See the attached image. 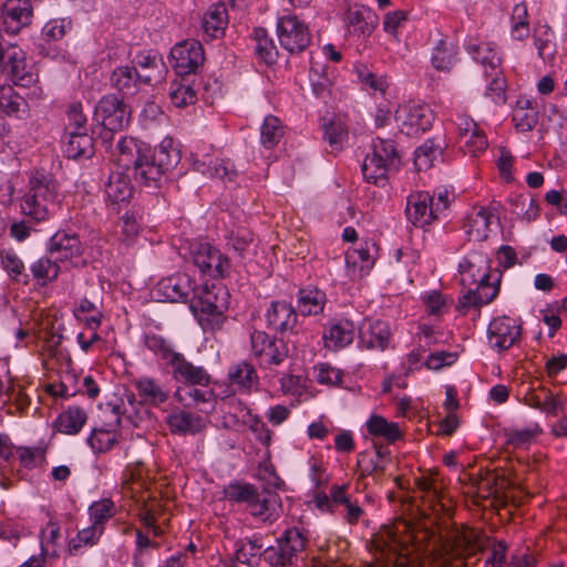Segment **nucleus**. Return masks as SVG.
Wrapping results in <instances>:
<instances>
[{
    "mask_svg": "<svg viewBox=\"0 0 567 567\" xmlns=\"http://www.w3.org/2000/svg\"><path fill=\"white\" fill-rule=\"evenodd\" d=\"M248 513L257 520L262 523H275L282 513L281 498L276 492L257 491V496L254 497L246 508Z\"/></svg>",
    "mask_w": 567,
    "mask_h": 567,
    "instance_id": "6ab92c4d",
    "label": "nucleus"
},
{
    "mask_svg": "<svg viewBox=\"0 0 567 567\" xmlns=\"http://www.w3.org/2000/svg\"><path fill=\"white\" fill-rule=\"evenodd\" d=\"M134 386L143 402L150 405H162L169 398V391L157 379L152 377H140L134 381Z\"/></svg>",
    "mask_w": 567,
    "mask_h": 567,
    "instance_id": "7c9ffc66",
    "label": "nucleus"
},
{
    "mask_svg": "<svg viewBox=\"0 0 567 567\" xmlns=\"http://www.w3.org/2000/svg\"><path fill=\"white\" fill-rule=\"evenodd\" d=\"M434 196L427 192H415L408 196L405 214L415 227L425 228L437 219Z\"/></svg>",
    "mask_w": 567,
    "mask_h": 567,
    "instance_id": "f3484780",
    "label": "nucleus"
},
{
    "mask_svg": "<svg viewBox=\"0 0 567 567\" xmlns=\"http://www.w3.org/2000/svg\"><path fill=\"white\" fill-rule=\"evenodd\" d=\"M136 65L141 69H147L150 72L147 74L158 75L161 80L164 78L165 73V64L157 54L151 52H142L135 58Z\"/></svg>",
    "mask_w": 567,
    "mask_h": 567,
    "instance_id": "bf43d9fd",
    "label": "nucleus"
},
{
    "mask_svg": "<svg viewBox=\"0 0 567 567\" xmlns=\"http://www.w3.org/2000/svg\"><path fill=\"white\" fill-rule=\"evenodd\" d=\"M312 94L324 103L331 95V81L324 74H310Z\"/></svg>",
    "mask_w": 567,
    "mask_h": 567,
    "instance_id": "774afa93",
    "label": "nucleus"
},
{
    "mask_svg": "<svg viewBox=\"0 0 567 567\" xmlns=\"http://www.w3.org/2000/svg\"><path fill=\"white\" fill-rule=\"evenodd\" d=\"M228 380L239 391L248 393L258 384V374L251 363L241 361L229 368Z\"/></svg>",
    "mask_w": 567,
    "mask_h": 567,
    "instance_id": "58836bf2",
    "label": "nucleus"
},
{
    "mask_svg": "<svg viewBox=\"0 0 567 567\" xmlns=\"http://www.w3.org/2000/svg\"><path fill=\"white\" fill-rule=\"evenodd\" d=\"M308 543L306 529L289 527L277 538L276 546L265 548L264 560L271 567H299Z\"/></svg>",
    "mask_w": 567,
    "mask_h": 567,
    "instance_id": "20e7f679",
    "label": "nucleus"
},
{
    "mask_svg": "<svg viewBox=\"0 0 567 567\" xmlns=\"http://www.w3.org/2000/svg\"><path fill=\"white\" fill-rule=\"evenodd\" d=\"M161 76L141 74L135 66L121 65L113 70L110 76V85L116 90L122 97L134 95L138 91V83L152 84L159 82Z\"/></svg>",
    "mask_w": 567,
    "mask_h": 567,
    "instance_id": "4468645a",
    "label": "nucleus"
},
{
    "mask_svg": "<svg viewBox=\"0 0 567 567\" xmlns=\"http://www.w3.org/2000/svg\"><path fill=\"white\" fill-rule=\"evenodd\" d=\"M63 152L66 157L78 159L81 157L90 158L95 152L94 138L84 132H69L63 145Z\"/></svg>",
    "mask_w": 567,
    "mask_h": 567,
    "instance_id": "2f4dec72",
    "label": "nucleus"
},
{
    "mask_svg": "<svg viewBox=\"0 0 567 567\" xmlns=\"http://www.w3.org/2000/svg\"><path fill=\"white\" fill-rule=\"evenodd\" d=\"M458 272L461 275V284L463 286H472L483 280L492 279L491 260L483 251H471L458 264Z\"/></svg>",
    "mask_w": 567,
    "mask_h": 567,
    "instance_id": "a211bd4d",
    "label": "nucleus"
},
{
    "mask_svg": "<svg viewBox=\"0 0 567 567\" xmlns=\"http://www.w3.org/2000/svg\"><path fill=\"white\" fill-rule=\"evenodd\" d=\"M121 433L105 427H95L92 430L86 442L95 454H104L118 444Z\"/></svg>",
    "mask_w": 567,
    "mask_h": 567,
    "instance_id": "c03bdc74",
    "label": "nucleus"
},
{
    "mask_svg": "<svg viewBox=\"0 0 567 567\" xmlns=\"http://www.w3.org/2000/svg\"><path fill=\"white\" fill-rule=\"evenodd\" d=\"M277 37L281 48L290 54L303 52L312 40L308 24L295 14L278 18Z\"/></svg>",
    "mask_w": 567,
    "mask_h": 567,
    "instance_id": "423d86ee",
    "label": "nucleus"
},
{
    "mask_svg": "<svg viewBox=\"0 0 567 567\" xmlns=\"http://www.w3.org/2000/svg\"><path fill=\"white\" fill-rule=\"evenodd\" d=\"M87 414L79 406H70L55 420V427L60 433L68 435L78 434L86 423Z\"/></svg>",
    "mask_w": 567,
    "mask_h": 567,
    "instance_id": "ea45409f",
    "label": "nucleus"
},
{
    "mask_svg": "<svg viewBox=\"0 0 567 567\" xmlns=\"http://www.w3.org/2000/svg\"><path fill=\"white\" fill-rule=\"evenodd\" d=\"M367 431L374 437L383 439L388 444H394L403 437V432L395 422H389L385 417L373 414L365 423Z\"/></svg>",
    "mask_w": 567,
    "mask_h": 567,
    "instance_id": "4c0bfd02",
    "label": "nucleus"
},
{
    "mask_svg": "<svg viewBox=\"0 0 567 567\" xmlns=\"http://www.w3.org/2000/svg\"><path fill=\"white\" fill-rule=\"evenodd\" d=\"M458 61V45L443 38L439 40L432 51L431 63L437 71L447 72Z\"/></svg>",
    "mask_w": 567,
    "mask_h": 567,
    "instance_id": "72a5a7b5",
    "label": "nucleus"
},
{
    "mask_svg": "<svg viewBox=\"0 0 567 567\" xmlns=\"http://www.w3.org/2000/svg\"><path fill=\"white\" fill-rule=\"evenodd\" d=\"M492 214L485 207L474 209L467 215L463 228L468 236H475L476 239L487 238V231L491 224Z\"/></svg>",
    "mask_w": 567,
    "mask_h": 567,
    "instance_id": "49530a36",
    "label": "nucleus"
},
{
    "mask_svg": "<svg viewBox=\"0 0 567 567\" xmlns=\"http://www.w3.org/2000/svg\"><path fill=\"white\" fill-rule=\"evenodd\" d=\"M252 38L256 42L255 53L260 61L267 65H272L278 60V49L274 39L268 34L265 28L258 27L252 31Z\"/></svg>",
    "mask_w": 567,
    "mask_h": 567,
    "instance_id": "79ce46f5",
    "label": "nucleus"
},
{
    "mask_svg": "<svg viewBox=\"0 0 567 567\" xmlns=\"http://www.w3.org/2000/svg\"><path fill=\"white\" fill-rule=\"evenodd\" d=\"M357 466L361 478L371 477L375 484H380L388 474L389 465L372 455L370 451H362L358 454Z\"/></svg>",
    "mask_w": 567,
    "mask_h": 567,
    "instance_id": "f704fd0d",
    "label": "nucleus"
},
{
    "mask_svg": "<svg viewBox=\"0 0 567 567\" xmlns=\"http://www.w3.org/2000/svg\"><path fill=\"white\" fill-rule=\"evenodd\" d=\"M31 278L40 287H45L55 280L60 274L59 262L50 255L40 257L30 266Z\"/></svg>",
    "mask_w": 567,
    "mask_h": 567,
    "instance_id": "a19ab883",
    "label": "nucleus"
},
{
    "mask_svg": "<svg viewBox=\"0 0 567 567\" xmlns=\"http://www.w3.org/2000/svg\"><path fill=\"white\" fill-rule=\"evenodd\" d=\"M257 491L256 485L236 480L224 487L223 495L229 503L245 504L247 508L254 497L257 496Z\"/></svg>",
    "mask_w": 567,
    "mask_h": 567,
    "instance_id": "a18cd8bd",
    "label": "nucleus"
},
{
    "mask_svg": "<svg viewBox=\"0 0 567 567\" xmlns=\"http://www.w3.org/2000/svg\"><path fill=\"white\" fill-rule=\"evenodd\" d=\"M116 150L117 165L125 171L133 169L135 179L141 181L140 166L145 164L147 146L133 137L125 136L117 142Z\"/></svg>",
    "mask_w": 567,
    "mask_h": 567,
    "instance_id": "2eb2a0df",
    "label": "nucleus"
},
{
    "mask_svg": "<svg viewBox=\"0 0 567 567\" xmlns=\"http://www.w3.org/2000/svg\"><path fill=\"white\" fill-rule=\"evenodd\" d=\"M355 333V324L352 320L341 318L331 319L323 328L324 347L329 350H340L352 343Z\"/></svg>",
    "mask_w": 567,
    "mask_h": 567,
    "instance_id": "412c9836",
    "label": "nucleus"
},
{
    "mask_svg": "<svg viewBox=\"0 0 567 567\" xmlns=\"http://www.w3.org/2000/svg\"><path fill=\"white\" fill-rule=\"evenodd\" d=\"M166 424L173 434L196 435L206 427L203 416L185 410H175L166 416Z\"/></svg>",
    "mask_w": 567,
    "mask_h": 567,
    "instance_id": "bb28decb",
    "label": "nucleus"
},
{
    "mask_svg": "<svg viewBox=\"0 0 567 567\" xmlns=\"http://www.w3.org/2000/svg\"><path fill=\"white\" fill-rule=\"evenodd\" d=\"M82 252L83 246L75 233L59 230L50 238L48 244V254L58 262L78 258Z\"/></svg>",
    "mask_w": 567,
    "mask_h": 567,
    "instance_id": "aec40b11",
    "label": "nucleus"
},
{
    "mask_svg": "<svg viewBox=\"0 0 567 567\" xmlns=\"http://www.w3.org/2000/svg\"><path fill=\"white\" fill-rule=\"evenodd\" d=\"M17 453L20 464L28 470L35 468L44 461V451L40 447L19 446Z\"/></svg>",
    "mask_w": 567,
    "mask_h": 567,
    "instance_id": "0e129e2a",
    "label": "nucleus"
},
{
    "mask_svg": "<svg viewBox=\"0 0 567 567\" xmlns=\"http://www.w3.org/2000/svg\"><path fill=\"white\" fill-rule=\"evenodd\" d=\"M371 148L361 166L363 177L368 183L384 186L389 175L399 171L401 156L393 140L377 137Z\"/></svg>",
    "mask_w": 567,
    "mask_h": 567,
    "instance_id": "7ed1b4c3",
    "label": "nucleus"
},
{
    "mask_svg": "<svg viewBox=\"0 0 567 567\" xmlns=\"http://www.w3.org/2000/svg\"><path fill=\"white\" fill-rule=\"evenodd\" d=\"M59 197V183L52 174L35 169L31 173L28 189L20 198L21 214L28 221L40 224L49 220Z\"/></svg>",
    "mask_w": 567,
    "mask_h": 567,
    "instance_id": "f257e3e1",
    "label": "nucleus"
},
{
    "mask_svg": "<svg viewBox=\"0 0 567 567\" xmlns=\"http://www.w3.org/2000/svg\"><path fill=\"white\" fill-rule=\"evenodd\" d=\"M169 61L179 78L196 74L205 62L204 48L194 39L181 41L171 49Z\"/></svg>",
    "mask_w": 567,
    "mask_h": 567,
    "instance_id": "1a4fd4ad",
    "label": "nucleus"
},
{
    "mask_svg": "<svg viewBox=\"0 0 567 567\" xmlns=\"http://www.w3.org/2000/svg\"><path fill=\"white\" fill-rule=\"evenodd\" d=\"M25 95L18 93L12 85H0V110L12 118L27 120L30 117L31 110L29 101V89H25Z\"/></svg>",
    "mask_w": 567,
    "mask_h": 567,
    "instance_id": "393cba45",
    "label": "nucleus"
},
{
    "mask_svg": "<svg viewBox=\"0 0 567 567\" xmlns=\"http://www.w3.org/2000/svg\"><path fill=\"white\" fill-rule=\"evenodd\" d=\"M542 408L540 411L547 415L556 416L565 410V401L559 394H554L550 390L540 389Z\"/></svg>",
    "mask_w": 567,
    "mask_h": 567,
    "instance_id": "e2e57ef3",
    "label": "nucleus"
},
{
    "mask_svg": "<svg viewBox=\"0 0 567 567\" xmlns=\"http://www.w3.org/2000/svg\"><path fill=\"white\" fill-rule=\"evenodd\" d=\"M1 266L13 284L28 286L31 277L28 274L23 261L13 251H6L1 256Z\"/></svg>",
    "mask_w": 567,
    "mask_h": 567,
    "instance_id": "de8ad7c7",
    "label": "nucleus"
},
{
    "mask_svg": "<svg viewBox=\"0 0 567 567\" xmlns=\"http://www.w3.org/2000/svg\"><path fill=\"white\" fill-rule=\"evenodd\" d=\"M488 81L486 87V96L491 97L497 104H504L506 102V80L504 76L503 68L491 70L484 74Z\"/></svg>",
    "mask_w": 567,
    "mask_h": 567,
    "instance_id": "8fccbe9b",
    "label": "nucleus"
},
{
    "mask_svg": "<svg viewBox=\"0 0 567 567\" xmlns=\"http://www.w3.org/2000/svg\"><path fill=\"white\" fill-rule=\"evenodd\" d=\"M499 276H496L493 280L486 279L483 282H476V292L480 297V301L483 305L491 303L499 292Z\"/></svg>",
    "mask_w": 567,
    "mask_h": 567,
    "instance_id": "69168bd1",
    "label": "nucleus"
},
{
    "mask_svg": "<svg viewBox=\"0 0 567 567\" xmlns=\"http://www.w3.org/2000/svg\"><path fill=\"white\" fill-rule=\"evenodd\" d=\"M360 342L365 349L384 351L392 338L390 323L383 320H365L360 328Z\"/></svg>",
    "mask_w": 567,
    "mask_h": 567,
    "instance_id": "a878e982",
    "label": "nucleus"
},
{
    "mask_svg": "<svg viewBox=\"0 0 567 567\" xmlns=\"http://www.w3.org/2000/svg\"><path fill=\"white\" fill-rule=\"evenodd\" d=\"M157 291L165 300L171 302H187L194 290L190 287L189 278L185 275H177L158 282Z\"/></svg>",
    "mask_w": 567,
    "mask_h": 567,
    "instance_id": "c756f323",
    "label": "nucleus"
},
{
    "mask_svg": "<svg viewBox=\"0 0 567 567\" xmlns=\"http://www.w3.org/2000/svg\"><path fill=\"white\" fill-rule=\"evenodd\" d=\"M348 132L341 122L329 121L323 124V138L333 150H339Z\"/></svg>",
    "mask_w": 567,
    "mask_h": 567,
    "instance_id": "680f3d73",
    "label": "nucleus"
},
{
    "mask_svg": "<svg viewBox=\"0 0 567 567\" xmlns=\"http://www.w3.org/2000/svg\"><path fill=\"white\" fill-rule=\"evenodd\" d=\"M94 117L101 126L122 131L131 120V110L115 94L104 95L95 105Z\"/></svg>",
    "mask_w": 567,
    "mask_h": 567,
    "instance_id": "9b49d317",
    "label": "nucleus"
},
{
    "mask_svg": "<svg viewBox=\"0 0 567 567\" xmlns=\"http://www.w3.org/2000/svg\"><path fill=\"white\" fill-rule=\"evenodd\" d=\"M103 533L102 529L91 523L89 527L79 530L76 536L69 542L70 554L76 555L82 546H93L97 544Z\"/></svg>",
    "mask_w": 567,
    "mask_h": 567,
    "instance_id": "6e6d98bb",
    "label": "nucleus"
},
{
    "mask_svg": "<svg viewBox=\"0 0 567 567\" xmlns=\"http://www.w3.org/2000/svg\"><path fill=\"white\" fill-rule=\"evenodd\" d=\"M467 52L472 55L475 62L483 66L484 74L488 73L491 70H496L502 66V58L494 43H470L467 45Z\"/></svg>",
    "mask_w": 567,
    "mask_h": 567,
    "instance_id": "e433bc0d",
    "label": "nucleus"
},
{
    "mask_svg": "<svg viewBox=\"0 0 567 567\" xmlns=\"http://www.w3.org/2000/svg\"><path fill=\"white\" fill-rule=\"evenodd\" d=\"M522 337V324L509 316L494 318L487 328L488 344L497 352H505L515 346Z\"/></svg>",
    "mask_w": 567,
    "mask_h": 567,
    "instance_id": "f8f14e48",
    "label": "nucleus"
},
{
    "mask_svg": "<svg viewBox=\"0 0 567 567\" xmlns=\"http://www.w3.org/2000/svg\"><path fill=\"white\" fill-rule=\"evenodd\" d=\"M143 343L147 350L153 352L158 359L168 364V361L177 353L172 344L161 334L153 332L145 333L143 337Z\"/></svg>",
    "mask_w": 567,
    "mask_h": 567,
    "instance_id": "864d4df0",
    "label": "nucleus"
},
{
    "mask_svg": "<svg viewBox=\"0 0 567 567\" xmlns=\"http://www.w3.org/2000/svg\"><path fill=\"white\" fill-rule=\"evenodd\" d=\"M460 144V148H462L465 153H468L472 156H477L480 153L486 150L487 138L484 132L477 127L476 130L472 131L467 137H464Z\"/></svg>",
    "mask_w": 567,
    "mask_h": 567,
    "instance_id": "13d9d810",
    "label": "nucleus"
},
{
    "mask_svg": "<svg viewBox=\"0 0 567 567\" xmlns=\"http://www.w3.org/2000/svg\"><path fill=\"white\" fill-rule=\"evenodd\" d=\"M250 346L252 354L259 360V365L262 368L279 365L288 357L287 343L265 331L254 330L250 334Z\"/></svg>",
    "mask_w": 567,
    "mask_h": 567,
    "instance_id": "9d476101",
    "label": "nucleus"
},
{
    "mask_svg": "<svg viewBox=\"0 0 567 567\" xmlns=\"http://www.w3.org/2000/svg\"><path fill=\"white\" fill-rule=\"evenodd\" d=\"M189 257L205 276L221 279L229 275L231 268L229 258L209 243L192 244L189 246Z\"/></svg>",
    "mask_w": 567,
    "mask_h": 567,
    "instance_id": "0eeeda50",
    "label": "nucleus"
},
{
    "mask_svg": "<svg viewBox=\"0 0 567 567\" xmlns=\"http://www.w3.org/2000/svg\"><path fill=\"white\" fill-rule=\"evenodd\" d=\"M328 298L323 290L308 285L297 292V311L303 317L319 316L323 312Z\"/></svg>",
    "mask_w": 567,
    "mask_h": 567,
    "instance_id": "c85d7f7f",
    "label": "nucleus"
},
{
    "mask_svg": "<svg viewBox=\"0 0 567 567\" xmlns=\"http://www.w3.org/2000/svg\"><path fill=\"white\" fill-rule=\"evenodd\" d=\"M461 480L471 484L482 498L496 496L505 483L504 477L496 470L483 467L477 473H464Z\"/></svg>",
    "mask_w": 567,
    "mask_h": 567,
    "instance_id": "b1692460",
    "label": "nucleus"
},
{
    "mask_svg": "<svg viewBox=\"0 0 567 567\" xmlns=\"http://www.w3.org/2000/svg\"><path fill=\"white\" fill-rule=\"evenodd\" d=\"M285 130L277 116L268 115L265 117L260 130V141L266 148H274L284 137Z\"/></svg>",
    "mask_w": 567,
    "mask_h": 567,
    "instance_id": "3c124183",
    "label": "nucleus"
},
{
    "mask_svg": "<svg viewBox=\"0 0 567 567\" xmlns=\"http://www.w3.org/2000/svg\"><path fill=\"white\" fill-rule=\"evenodd\" d=\"M265 317L267 327L281 334L292 332L298 323L297 309L287 301H272Z\"/></svg>",
    "mask_w": 567,
    "mask_h": 567,
    "instance_id": "4be33fe9",
    "label": "nucleus"
},
{
    "mask_svg": "<svg viewBox=\"0 0 567 567\" xmlns=\"http://www.w3.org/2000/svg\"><path fill=\"white\" fill-rule=\"evenodd\" d=\"M228 292L220 286H203L194 291L190 310L205 332L220 331L227 320Z\"/></svg>",
    "mask_w": 567,
    "mask_h": 567,
    "instance_id": "f03ea898",
    "label": "nucleus"
},
{
    "mask_svg": "<svg viewBox=\"0 0 567 567\" xmlns=\"http://www.w3.org/2000/svg\"><path fill=\"white\" fill-rule=\"evenodd\" d=\"M538 110H523L516 107L513 113V122L515 127L520 132L532 131L538 123Z\"/></svg>",
    "mask_w": 567,
    "mask_h": 567,
    "instance_id": "052dcab7",
    "label": "nucleus"
},
{
    "mask_svg": "<svg viewBox=\"0 0 567 567\" xmlns=\"http://www.w3.org/2000/svg\"><path fill=\"white\" fill-rule=\"evenodd\" d=\"M378 22L377 13L367 6L355 3L346 11L347 28L352 34L370 37Z\"/></svg>",
    "mask_w": 567,
    "mask_h": 567,
    "instance_id": "5701e85b",
    "label": "nucleus"
},
{
    "mask_svg": "<svg viewBox=\"0 0 567 567\" xmlns=\"http://www.w3.org/2000/svg\"><path fill=\"white\" fill-rule=\"evenodd\" d=\"M235 558L238 563L248 566H257L264 558V544L261 536L246 537L235 544Z\"/></svg>",
    "mask_w": 567,
    "mask_h": 567,
    "instance_id": "c9c22d12",
    "label": "nucleus"
},
{
    "mask_svg": "<svg viewBox=\"0 0 567 567\" xmlns=\"http://www.w3.org/2000/svg\"><path fill=\"white\" fill-rule=\"evenodd\" d=\"M106 203L118 210L122 203L128 202L133 195L130 176L124 172H112L104 188Z\"/></svg>",
    "mask_w": 567,
    "mask_h": 567,
    "instance_id": "cd10ccee",
    "label": "nucleus"
},
{
    "mask_svg": "<svg viewBox=\"0 0 567 567\" xmlns=\"http://www.w3.org/2000/svg\"><path fill=\"white\" fill-rule=\"evenodd\" d=\"M395 120L402 134L416 137L432 127L434 114L426 104L408 102L398 107Z\"/></svg>",
    "mask_w": 567,
    "mask_h": 567,
    "instance_id": "6e6552de",
    "label": "nucleus"
},
{
    "mask_svg": "<svg viewBox=\"0 0 567 567\" xmlns=\"http://www.w3.org/2000/svg\"><path fill=\"white\" fill-rule=\"evenodd\" d=\"M511 22V34L514 40L524 41L529 37L528 11L524 2L514 6Z\"/></svg>",
    "mask_w": 567,
    "mask_h": 567,
    "instance_id": "603ef678",
    "label": "nucleus"
},
{
    "mask_svg": "<svg viewBox=\"0 0 567 567\" xmlns=\"http://www.w3.org/2000/svg\"><path fill=\"white\" fill-rule=\"evenodd\" d=\"M228 25V12L225 3L212 4L203 17L204 33L210 39H218L224 35Z\"/></svg>",
    "mask_w": 567,
    "mask_h": 567,
    "instance_id": "473e14b6",
    "label": "nucleus"
},
{
    "mask_svg": "<svg viewBox=\"0 0 567 567\" xmlns=\"http://www.w3.org/2000/svg\"><path fill=\"white\" fill-rule=\"evenodd\" d=\"M171 102L177 107H186L197 101V89L195 81H189L187 76L175 80L169 90Z\"/></svg>",
    "mask_w": 567,
    "mask_h": 567,
    "instance_id": "37998d69",
    "label": "nucleus"
},
{
    "mask_svg": "<svg viewBox=\"0 0 567 567\" xmlns=\"http://www.w3.org/2000/svg\"><path fill=\"white\" fill-rule=\"evenodd\" d=\"M172 379L188 386H207L210 383L209 373L200 365H195L186 357L177 352L168 364Z\"/></svg>",
    "mask_w": 567,
    "mask_h": 567,
    "instance_id": "ddd939ff",
    "label": "nucleus"
},
{
    "mask_svg": "<svg viewBox=\"0 0 567 567\" xmlns=\"http://www.w3.org/2000/svg\"><path fill=\"white\" fill-rule=\"evenodd\" d=\"M33 7L30 0H7L1 8V23L9 34L18 33L31 23Z\"/></svg>",
    "mask_w": 567,
    "mask_h": 567,
    "instance_id": "dca6fc26",
    "label": "nucleus"
},
{
    "mask_svg": "<svg viewBox=\"0 0 567 567\" xmlns=\"http://www.w3.org/2000/svg\"><path fill=\"white\" fill-rule=\"evenodd\" d=\"M181 158V151L172 137H165L153 151L147 147L145 164L140 166L141 182L158 186L162 177L173 171Z\"/></svg>",
    "mask_w": 567,
    "mask_h": 567,
    "instance_id": "39448f33",
    "label": "nucleus"
},
{
    "mask_svg": "<svg viewBox=\"0 0 567 567\" xmlns=\"http://www.w3.org/2000/svg\"><path fill=\"white\" fill-rule=\"evenodd\" d=\"M442 154L443 148L440 144H435L434 140H426L415 150L414 164L419 171L429 169Z\"/></svg>",
    "mask_w": 567,
    "mask_h": 567,
    "instance_id": "5fc2aeb1",
    "label": "nucleus"
},
{
    "mask_svg": "<svg viewBox=\"0 0 567 567\" xmlns=\"http://www.w3.org/2000/svg\"><path fill=\"white\" fill-rule=\"evenodd\" d=\"M210 151H213L212 146H197L196 151H194L190 155L194 171L208 177L212 175V171L215 168V163L218 162V158H215L210 154Z\"/></svg>",
    "mask_w": 567,
    "mask_h": 567,
    "instance_id": "4d7b16f0",
    "label": "nucleus"
},
{
    "mask_svg": "<svg viewBox=\"0 0 567 567\" xmlns=\"http://www.w3.org/2000/svg\"><path fill=\"white\" fill-rule=\"evenodd\" d=\"M117 512L118 507L111 498L95 501L87 509L90 522L103 532L105 530L106 523L115 517Z\"/></svg>",
    "mask_w": 567,
    "mask_h": 567,
    "instance_id": "09e8293b",
    "label": "nucleus"
},
{
    "mask_svg": "<svg viewBox=\"0 0 567 567\" xmlns=\"http://www.w3.org/2000/svg\"><path fill=\"white\" fill-rule=\"evenodd\" d=\"M68 128L70 132H85L86 131V116L83 113L81 103H72L69 105L68 111Z\"/></svg>",
    "mask_w": 567,
    "mask_h": 567,
    "instance_id": "338daca9",
    "label": "nucleus"
}]
</instances>
